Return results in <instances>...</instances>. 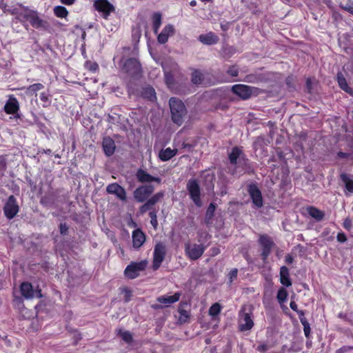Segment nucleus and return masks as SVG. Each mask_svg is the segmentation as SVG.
<instances>
[{
    "label": "nucleus",
    "mask_w": 353,
    "mask_h": 353,
    "mask_svg": "<svg viewBox=\"0 0 353 353\" xmlns=\"http://www.w3.org/2000/svg\"><path fill=\"white\" fill-rule=\"evenodd\" d=\"M21 9L14 8L12 10V14L17 15V19L21 22L29 21L31 26L36 29L46 30L48 23L42 19L36 10H31L28 7L19 5Z\"/></svg>",
    "instance_id": "1"
},
{
    "label": "nucleus",
    "mask_w": 353,
    "mask_h": 353,
    "mask_svg": "<svg viewBox=\"0 0 353 353\" xmlns=\"http://www.w3.org/2000/svg\"><path fill=\"white\" fill-rule=\"evenodd\" d=\"M169 105L172 121L178 125L183 122L184 117L187 114L186 108L183 101L176 97L170 98Z\"/></svg>",
    "instance_id": "2"
},
{
    "label": "nucleus",
    "mask_w": 353,
    "mask_h": 353,
    "mask_svg": "<svg viewBox=\"0 0 353 353\" xmlns=\"http://www.w3.org/2000/svg\"><path fill=\"white\" fill-rule=\"evenodd\" d=\"M253 315L251 311H247L245 307L241 308L239 313L238 326L241 332L250 331L254 327Z\"/></svg>",
    "instance_id": "3"
},
{
    "label": "nucleus",
    "mask_w": 353,
    "mask_h": 353,
    "mask_svg": "<svg viewBox=\"0 0 353 353\" xmlns=\"http://www.w3.org/2000/svg\"><path fill=\"white\" fill-rule=\"evenodd\" d=\"M165 254V245L161 242L157 243L154 246L153 252L152 269L154 270H157L160 268Z\"/></svg>",
    "instance_id": "4"
},
{
    "label": "nucleus",
    "mask_w": 353,
    "mask_h": 353,
    "mask_svg": "<svg viewBox=\"0 0 353 353\" xmlns=\"http://www.w3.org/2000/svg\"><path fill=\"white\" fill-rule=\"evenodd\" d=\"M187 190L192 201L196 206H201V190L196 179H190L187 183Z\"/></svg>",
    "instance_id": "5"
},
{
    "label": "nucleus",
    "mask_w": 353,
    "mask_h": 353,
    "mask_svg": "<svg viewBox=\"0 0 353 353\" xmlns=\"http://www.w3.org/2000/svg\"><path fill=\"white\" fill-rule=\"evenodd\" d=\"M147 264L148 263L145 260L131 263L126 267L124 271L125 276L130 279L137 278L139 275V272L145 269Z\"/></svg>",
    "instance_id": "6"
},
{
    "label": "nucleus",
    "mask_w": 353,
    "mask_h": 353,
    "mask_svg": "<svg viewBox=\"0 0 353 353\" xmlns=\"http://www.w3.org/2000/svg\"><path fill=\"white\" fill-rule=\"evenodd\" d=\"M205 248L201 244L186 243L185 244V252L186 255L191 260L199 259L203 254Z\"/></svg>",
    "instance_id": "7"
},
{
    "label": "nucleus",
    "mask_w": 353,
    "mask_h": 353,
    "mask_svg": "<svg viewBox=\"0 0 353 353\" xmlns=\"http://www.w3.org/2000/svg\"><path fill=\"white\" fill-rule=\"evenodd\" d=\"M19 207L16 198L13 195H10L3 207V212L8 219H13L19 212Z\"/></svg>",
    "instance_id": "8"
},
{
    "label": "nucleus",
    "mask_w": 353,
    "mask_h": 353,
    "mask_svg": "<svg viewBox=\"0 0 353 353\" xmlns=\"http://www.w3.org/2000/svg\"><path fill=\"white\" fill-rule=\"evenodd\" d=\"M232 91L241 99L245 100L255 94L256 88L243 84H236L232 87Z\"/></svg>",
    "instance_id": "9"
},
{
    "label": "nucleus",
    "mask_w": 353,
    "mask_h": 353,
    "mask_svg": "<svg viewBox=\"0 0 353 353\" xmlns=\"http://www.w3.org/2000/svg\"><path fill=\"white\" fill-rule=\"evenodd\" d=\"M154 190L152 185H141L134 190V198L137 202L142 203L148 199Z\"/></svg>",
    "instance_id": "10"
},
{
    "label": "nucleus",
    "mask_w": 353,
    "mask_h": 353,
    "mask_svg": "<svg viewBox=\"0 0 353 353\" xmlns=\"http://www.w3.org/2000/svg\"><path fill=\"white\" fill-rule=\"evenodd\" d=\"M20 290L22 296L26 299H32L35 297L41 298L40 290H34L33 286L29 282H23L21 284Z\"/></svg>",
    "instance_id": "11"
},
{
    "label": "nucleus",
    "mask_w": 353,
    "mask_h": 353,
    "mask_svg": "<svg viewBox=\"0 0 353 353\" xmlns=\"http://www.w3.org/2000/svg\"><path fill=\"white\" fill-rule=\"evenodd\" d=\"M259 243L262 248L261 255L263 260L265 261L271 252L272 248L274 245V242L270 236L266 234H263L260 236Z\"/></svg>",
    "instance_id": "12"
},
{
    "label": "nucleus",
    "mask_w": 353,
    "mask_h": 353,
    "mask_svg": "<svg viewBox=\"0 0 353 353\" xmlns=\"http://www.w3.org/2000/svg\"><path fill=\"white\" fill-rule=\"evenodd\" d=\"M94 6L97 11L101 12L106 18L114 11V6L108 0H96Z\"/></svg>",
    "instance_id": "13"
},
{
    "label": "nucleus",
    "mask_w": 353,
    "mask_h": 353,
    "mask_svg": "<svg viewBox=\"0 0 353 353\" xmlns=\"http://www.w3.org/2000/svg\"><path fill=\"white\" fill-rule=\"evenodd\" d=\"M248 192L252 198L253 203L257 207L261 208L263 206V198L261 192L257 186L254 184H251L248 186Z\"/></svg>",
    "instance_id": "14"
},
{
    "label": "nucleus",
    "mask_w": 353,
    "mask_h": 353,
    "mask_svg": "<svg viewBox=\"0 0 353 353\" xmlns=\"http://www.w3.org/2000/svg\"><path fill=\"white\" fill-rule=\"evenodd\" d=\"M106 191L110 194L116 195L122 201L126 200V192L125 189L116 183L109 184L106 188Z\"/></svg>",
    "instance_id": "15"
},
{
    "label": "nucleus",
    "mask_w": 353,
    "mask_h": 353,
    "mask_svg": "<svg viewBox=\"0 0 353 353\" xmlns=\"http://www.w3.org/2000/svg\"><path fill=\"white\" fill-rule=\"evenodd\" d=\"M19 110V101L16 97L13 95H10L4 105V111L8 114H15L18 113Z\"/></svg>",
    "instance_id": "16"
},
{
    "label": "nucleus",
    "mask_w": 353,
    "mask_h": 353,
    "mask_svg": "<svg viewBox=\"0 0 353 353\" xmlns=\"http://www.w3.org/2000/svg\"><path fill=\"white\" fill-rule=\"evenodd\" d=\"M123 68L128 73L134 75L140 72L141 65L137 59L132 58L125 62Z\"/></svg>",
    "instance_id": "17"
},
{
    "label": "nucleus",
    "mask_w": 353,
    "mask_h": 353,
    "mask_svg": "<svg viewBox=\"0 0 353 353\" xmlns=\"http://www.w3.org/2000/svg\"><path fill=\"white\" fill-rule=\"evenodd\" d=\"M181 296L180 292H176L173 295H163L157 298V301L163 304L164 307H168L170 305L177 302Z\"/></svg>",
    "instance_id": "18"
},
{
    "label": "nucleus",
    "mask_w": 353,
    "mask_h": 353,
    "mask_svg": "<svg viewBox=\"0 0 353 353\" xmlns=\"http://www.w3.org/2000/svg\"><path fill=\"white\" fill-rule=\"evenodd\" d=\"M174 33V27L171 24L166 25L157 37V41L161 44L165 43L168 38Z\"/></svg>",
    "instance_id": "19"
},
{
    "label": "nucleus",
    "mask_w": 353,
    "mask_h": 353,
    "mask_svg": "<svg viewBox=\"0 0 353 353\" xmlns=\"http://www.w3.org/2000/svg\"><path fill=\"white\" fill-rule=\"evenodd\" d=\"M137 178L141 183H149L152 181L161 183V179L159 177L152 176L145 171L140 169L137 172Z\"/></svg>",
    "instance_id": "20"
},
{
    "label": "nucleus",
    "mask_w": 353,
    "mask_h": 353,
    "mask_svg": "<svg viewBox=\"0 0 353 353\" xmlns=\"http://www.w3.org/2000/svg\"><path fill=\"white\" fill-rule=\"evenodd\" d=\"M132 237L133 247L136 249L141 247L145 241V234L140 229L134 230Z\"/></svg>",
    "instance_id": "21"
},
{
    "label": "nucleus",
    "mask_w": 353,
    "mask_h": 353,
    "mask_svg": "<svg viewBox=\"0 0 353 353\" xmlns=\"http://www.w3.org/2000/svg\"><path fill=\"white\" fill-rule=\"evenodd\" d=\"M102 146L106 156L110 157L115 151L116 145L114 140L109 137L103 139Z\"/></svg>",
    "instance_id": "22"
},
{
    "label": "nucleus",
    "mask_w": 353,
    "mask_h": 353,
    "mask_svg": "<svg viewBox=\"0 0 353 353\" xmlns=\"http://www.w3.org/2000/svg\"><path fill=\"white\" fill-rule=\"evenodd\" d=\"M199 41L205 45L215 44L219 41V37L212 32L199 35Z\"/></svg>",
    "instance_id": "23"
},
{
    "label": "nucleus",
    "mask_w": 353,
    "mask_h": 353,
    "mask_svg": "<svg viewBox=\"0 0 353 353\" xmlns=\"http://www.w3.org/2000/svg\"><path fill=\"white\" fill-rule=\"evenodd\" d=\"M280 282L285 287L292 285V282L290 279L289 270L285 266H282L280 269Z\"/></svg>",
    "instance_id": "24"
},
{
    "label": "nucleus",
    "mask_w": 353,
    "mask_h": 353,
    "mask_svg": "<svg viewBox=\"0 0 353 353\" xmlns=\"http://www.w3.org/2000/svg\"><path fill=\"white\" fill-rule=\"evenodd\" d=\"M176 154V149H171L170 148H167L165 149H162L161 150H160L159 153V157L162 161H167L171 159Z\"/></svg>",
    "instance_id": "25"
},
{
    "label": "nucleus",
    "mask_w": 353,
    "mask_h": 353,
    "mask_svg": "<svg viewBox=\"0 0 353 353\" xmlns=\"http://www.w3.org/2000/svg\"><path fill=\"white\" fill-rule=\"evenodd\" d=\"M337 81L339 87L347 93L353 96V90L347 83L346 79L341 72L337 74Z\"/></svg>",
    "instance_id": "26"
},
{
    "label": "nucleus",
    "mask_w": 353,
    "mask_h": 353,
    "mask_svg": "<svg viewBox=\"0 0 353 353\" xmlns=\"http://www.w3.org/2000/svg\"><path fill=\"white\" fill-rule=\"evenodd\" d=\"M306 210L310 216H312L318 221H321L325 215L323 211L313 206L307 207Z\"/></svg>",
    "instance_id": "27"
},
{
    "label": "nucleus",
    "mask_w": 353,
    "mask_h": 353,
    "mask_svg": "<svg viewBox=\"0 0 353 353\" xmlns=\"http://www.w3.org/2000/svg\"><path fill=\"white\" fill-rule=\"evenodd\" d=\"M243 157V153L240 148L235 147L232 150V152L229 154V159L230 163L232 165H236L237 163V160Z\"/></svg>",
    "instance_id": "28"
},
{
    "label": "nucleus",
    "mask_w": 353,
    "mask_h": 353,
    "mask_svg": "<svg viewBox=\"0 0 353 353\" xmlns=\"http://www.w3.org/2000/svg\"><path fill=\"white\" fill-rule=\"evenodd\" d=\"M141 95L143 98L148 99L151 101L156 99V92L154 89L151 86H146L143 88Z\"/></svg>",
    "instance_id": "29"
},
{
    "label": "nucleus",
    "mask_w": 353,
    "mask_h": 353,
    "mask_svg": "<svg viewBox=\"0 0 353 353\" xmlns=\"http://www.w3.org/2000/svg\"><path fill=\"white\" fill-rule=\"evenodd\" d=\"M353 176L346 174H342L341 179L345 184V189L350 193H353Z\"/></svg>",
    "instance_id": "30"
},
{
    "label": "nucleus",
    "mask_w": 353,
    "mask_h": 353,
    "mask_svg": "<svg viewBox=\"0 0 353 353\" xmlns=\"http://www.w3.org/2000/svg\"><path fill=\"white\" fill-rule=\"evenodd\" d=\"M44 85L42 83H37L32 84L26 88V93L28 95H37L38 91L43 89Z\"/></svg>",
    "instance_id": "31"
},
{
    "label": "nucleus",
    "mask_w": 353,
    "mask_h": 353,
    "mask_svg": "<svg viewBox=\"0 0 353 353\" xmlns=\"http://www.w3.org/2000/svg\"><path fill=\"white\" fill-rule=\"evenodd\" d=\"M161 14L156 12L152 15L153 30L155 34L158 33L159 29L161 25Z\"/></svg>",
    "instance_id": "32"
},
{
    "label": "nucleus",
    "mask_w": 353,
    "mask_h": 353,
    "mask_svg": "<svg viewBox=\"0 0 353 353\" xmlns=\"http://www.w3.org/2000/svg\"><path fill=\"white\" fill-rule=\"evenodd\" d=\"M40 100L42 102V106L43 108H48L50 106L52 100L51 95L48 92H43L40 94L39 96Z\"/></svg>",
    "instance_id": "33"
},
{
    "label": "nucleus",
    "mask_w": 353,
    "mask_h": 353,
    "mask_svg": "<svg viewBox=\"0 0 353 353\" xmlns=\"http://www.w3.org/2000/svg\"><path fill=\"white\" fill-rule=\"evenodd\" d=\"M54 14L59 18H66L68 14L67 9L61 6H55L53 9Z\"/></svg>",
    "instance_id": "34"
},
{
    "label": "nucleus",
    "mask_w": 353,
    "mask_h": 353,
    "mask_svg": "<svg viewBox=\"0 0 353 353\" xmlns=\"http://www.w3.org/2000/svg\"><path fill=\"white\" fill-rule=\"evenodd\" d=\"M162 67L164 71L165 82L170 86L173 81L172 71L169 70L168 68V63L166 62L162 65Z\"/></svg>",
    "instance_id": "35"
},
{
    "label": "nucleus",
    "mask_w": 353,
    "mask_h": 353,
    "mask_svg": "<svg viewBox=\"0 0 353 353\" xmlns=\"http://www.w3.org/2000/svg\"><path fill=\"white\" fill-rule=\"evenodd\" d=\"M203 79V74L198 70H195L192 74V82L194 84H201Z\"/></svg>",
    "instance_id": "36"
},
{
    "label": "nucleus",
    "mask_w": 353,
    "mask_h": 353,
    "mask_svg": "<svg viewBox=\"0 0 353 353\" xmlns=\"http://www.w3.org/2000/svg\"><path fill=\"white\" fill-rule=\"evenodd\" d=\"M288 292L284 288H281L277 293V300L280 303H283L286 301L288 298Z\"/></svg>",
    "instance_id": "37"
},
{
    "label": "nucleus",
    "mask_w": 353,
    "mask_h": 353,
    "mask_svg": "<svg viewBox=\"0 0 353 353\" xmlns=\"http://www.w3.org/2000/svg\"><path fill=\"white\" fill-rule=\"evenodd\" d=\"M118 334L127 343H130L132 341V336L129 331L120 330Z\"/></svg>",
    "instance_id": "38"
},
{
    "label": "nucleus",
    "mask_w": 353,
    "mask_h": 353,
    "mask_svg": "<svg viewBox=\"0 0 353 353\" xmlns=\"http://www.w3.org/2000/svg\"><path fill=\"white\" fill-rule=\"evenodd\" d=\"M221 310V307L219 303H214L209 309V314L212 316L218 315Z\"/></svg>",
    "instance_id": "39"
},
{
    "label": "nucleus",
    "mask_w": 353,
    "mask_h": 353,
    "mask_svg": "<svg viewBox=\"0 0 353 353\" xmlns=\"http://www.w3.org/2000/svg\"><path fill=\"white\" fill-rule=\"evenodd\" d=\"M163 195H164L163 193L160 192H158V193L154 194L152 197H150L147 201L152 206V205H155L157 203H158L161 200V199L163 198Z\"/></svg>",
    "instance_id": "40"
},
{
    "label": "nucleus",
    "mask_w": 353,
    "mask_h": 353,
    "mask_svg": "<svg viewBox=\"0 0 353 353\" xmlns=\"http://www.w3.org/2000/svg\"><path fill=\"white\" fill-rule=\"evenodd\" d=\"M301 324L303 326V332H304V334H305V337L307 339H309L310 336V331H311L309 322L307 321V319H301Z\"/></svg>",
    "instance_id": "41"
},
{
    "label": "nucleus",
    "mask_w": 353,
    "mask_h": 353,
    "mask_svg": "<svg viewBox=\"0 0 353 353\" xmlns=\"http://www.w3.org/2000/svg\"><path fill=\"white\" fill-rule=\"evenodd\" d=\"M6 159L3 156L0 157V179L4 176L6 170Z\"/></svg>",
    "instance_id": "42"
},
{
    "label": "nucleus",
    "mask_w": 353,
    "mask_h": 353,
    "mask_svg": "<svg viewBox=\"0 0 353 353\" xmlns=\"http://www.w3.org/2000/svg\"><path fill=\"white\" fill-rule=\"evenodd\" d=\"M189 316H190L189 312L187 310H179V321L181 323H185L188 321Z\"/></svg>",
    "instance_id": "43"
},
{
    "label": "nucleus",
    "mask_w": 353,
    "mask_h": 353,
    "mask_svg": "<svg viewBox=\"0 0 353 353\" xmlns=\"http://www.w3.org/2000/svg\"><path fill=\"white\" fill-rule=\"evenodd\" d=\"M121 293L124 296V300L125 302H128L130 301L132 296V292L128 288H121Z\"/></svg>",
    "instance_id": "44"
},
{
    "label": "nucleus",
    "mask_w": 353,
    "mask_h": 353,
    "mask_svg": "<svg viewBox=\"0 0 353 353\" xmlns=\"http://www.w3.org/2000/svg\"><path fill=\"white\" fill-rule=\"evenodd\" d=\"M149 216L151 219L150 223H151L152 225L154 227V229H156L158 225V221H157L156 212L155 211L150 212Z\"/></svg>",
    "instance_id": "45"
},
{
    "label": "nucleus",
    "mask_w": 353,
    "mask_h": 353,
    "mask_svg": "<svg viewBox=\"0 0 353 353\" xmlns=\"http://www.w3.org/2000/svg\"><path fill=\"white\" fill-rule=\"evenodd\" d=\"M226 72L232 77H236L239 74V68L236 65H232L226 70Z\"/></svg>",
    "instance_id": "46"
},
{
    "label": "nucleus",
    "mask_w": 353,
    "mask_h": 353,
    "mask_svg": "<svg viewBox=\"0 0 353 353\" xmlns=\"http://www.w3.org/2000/svg\"><path fill=\"white\" fill-rule=\"evenodd\" d=\"M270 349V346L267 343H261L257 346L256 350L259 352H265Z\"/></svg>",
    "instance_id": "47"
},
{
    "label": "nucleus",
    "mask_w": 353,
    "mask_h": 353,
    "mask_svg": "<svg viewBox=\"0 0 353 353\" xmlns=\"http://www.w3.org/2000/svg\"><path fill=\"white\" fill-rule=\"evenodd\" d=\"M152 205L149 203V202L147 201L139 209L140 212L141 214L145 213L147 211H148L151 208Z\"/></svg>",
    "instance_id": "48"
},
{
    "label": "nucleus",
    "mask_w": 353,
    "mask_h": 353,
    "mask_svg": "<svg viewBox=\"0 0 353 353\" xmlns=\"http://www.w3.org/2000/svg\"><path fill=\"white\" fill-rule=\"evenodd\" d=\"M237 269L232 270L229 273V277L230 282H232L233 280L236 279L237 277Z\"/></svg>",
    "instance_id": "49"
},
{
    "label": "nucleus",
    "mask_w": 353,
    "mask_h": 353,
    "mask_svg": "<svg viewBox=\"0 0 353 353\" xmlns=\"http://www.w3.org/2000/svg\"><path fill=\"white\" fill-rule=\"evenodd\" d=\"M340 7L343 10H345L346 12H349L350 14H351L353 16V6H351L349 5L344 6V5L341 4Z\"/></svg>",
    "instance_id": "50"
},
{
    "label": "nucleus",
    "mask_w": 353,
    "mask_h": 353,
    "mask_svg": "<svg viewBox=\"0 0 353 353\" xmlns=\"http://www.w3.org/2000/svg\"><path fill=\"white\" fill-rule=\"evenodd\" d=\"M337 241L341 243H344L347 241L346 236L344 233H339L336 236Z\"/></svg>",
    "instance_id": "51"
},
{
    "label": "nucleus",
    "mask_w": 353,
    "mask_h": 353,
    "mask_svg": "<svg viewBox=\"0 0 353 353\" xmlns=\"http://www.w3.org/2000/svg\"><path fill=\"white\" fill-rule=\"evenodd\" d=\"M351 349L350 347L344 346L336 350V353H345Z\"/></svg>",
    "instance_id": "52"
},
{
    "label": "nucleus",
    "mask_w": 353,
    "mask_h": 353,
    "mask_svg": "<svg viewBox=\"0 0 353 353\" xmlns=\"http://www.w3.org/2000/svg\"><path fill=\"white\" fill-rule=\"evenodd\" d=\"M68 228L66 225V224L61 223L60 225V232L61 234H65L66 233V232L68 231Z\"/></svg>",
    "instance_id": "53"
},
{
    "label": "nucleus",
    "mask_w": 353,
    "mask_h": 353,
    "mask_svg": "<svg viewBox=\"0 0 353 353\" xmlns=\"http://www.w3.org/2000/svg\"><path fill=\"white\" fill-rule=\"evenodd\" d=\"M290 308L297 312L299 310H298L297 304L294 301H291L290 303Z\"/></svg>",
    "instance_id": "54"
},
{
    "label": "nucleus",
    "mask_w": 353,
    "mask_h": 353,
    "mask_svg": "<svg viewBox=\"0 0 353 353\" xmlns=\"http://www.w3.org/2000/svg\"><path fill=\"white\" fill-rule=\"evenodd\" d=\"M75 0H60V1L65 5L70 6L74 3Z\"/></svg>",
    "instance_id": "55"
},
{
    "label": "nucleus",
    "mask_w": 353,
    "mask_h": 353,
    "mask_svg": "<svg viewBox=\"0 0 353 353\" xmlns=\"http://www.w3.org/2000/svg\"><path fill=\"white\" fill-rule=\"evenodd\" d=\"M299 315V319H300V321L301 322V319H307L305 317V313L303 310H299L297 311L296 312Z\"/></svg>",
    "instance_id": "56"
},
{
    "label": "nucleus",
    "mask_w": 353,
    "mask_h": 353,
    "mask_svg": "<svg viewBox=\"0 0 353 353\" xmlns=\"http://www.w3.org/2000/svg\"><path fill=\"white\" fill-rule=\"evenodd\" d=\"M294 261V258L292 257V255L290 254H288L286 256H285V261L286 263H292Z\"/></svg>",
    "instance_id": "57"
},
{
    "label": "nucleus",
    "mask_w": 353,
    "mask_h": 353,
    "mask_svg": "<svg viewBox=\"0 0 353 353\" xmlns=\"http://www.w3.org/2000/svg\"><path fill=\"white\" fill-rule=\"evenodd\" d=\"M338 157L339 158H342V159H344V158H347V156H348V154L347 153H345V152H339L338 154H337Z\"/></svg>",
    "instance_id": "58"
},
{
    "label": "nucleus",
    "mask_w": 353,
    "mask_h": 353,
    "mask_svg": "<svg viewBox=\"0 0 353 353\" xmlns=\"http://www.w3.org/2000/svg\"><path fill=\"white\" fill-rule=\"evenodd\" d=\"M211 251L212 252V255H216L220 252L219 248H212Z\"/></svg>",
    "instance_id": "59"
},
{
    "label": "nucleus",
    "mask_w": 353,
    "mask_h": 353,
    "mask_svg": "<svg viewBox=\"0 0 353 353\" xmlns=\"http://www.w3.org/2000/svg\"><path fill=\"white\" fill-rule=\"evenodd\" d=\"M254 78V77L253 76H250L249 75V76H247L245 77V81H247V82L252 83V82H254V80H253Z\"/></svg>",
    "instance_id": "60"
},
{
    "label": "nucleus",
    "mask_w": 353,
    "mask_h": 353,
    "mask_svg": "<svg viewBox=\"0 0 353 353\" xmlns=\"http://www.w3.org/2000/svg\"><path fill=\"white\" fill-rule=\"evenodd\" d=\"M215 210V206L214 204L210 203V205L208 207V212H213Z\"/></svg>",
    "instance_id": "61"
},
{
    "label": "nucleus",
    "mask_w": 353,
    "mask_h": 353,
    "mask_svg": "<svg viewBox=\"0 0 353 353\" xmlns=\"http://www.w3.org/2000/svg\"><path fill=\"white\" fill-rule=\"evenodd\" d=\"M152 307L155 309V310H157V309H160V308H162V306L159 305H152Z\"/></svg>",
    "instance_id": "62"
},
{
    "label": "nucleus",
    "mask_w": 353,
    "mask_h": 353,
    "mask_svg": "<svg viewBox=\"0 0 353 353\" xmlns=\"http://www.w3.org/2000/svg\"><path fill=\"white\" fill-rule=\"evenodd\" d=\"M196 1H192L190 3V5L191 6H196Z\"/></svg>",
    "instance_id": "63"
},
{
    "label": "nucleus",
    "mask_w": 353,
    "mask_h": 353,
    "mask_svg": "<svg viewBox=\"0 0 353 353\" xmlns=\"http://www.w3.org/2000/svg\"><path fill=\"white\" fill-rule=\"evenodd\" d=\"M173 71L177 69V65L174 63H172Z\"/></svg>",
    "instance_id": "64"
}]
</instances>
